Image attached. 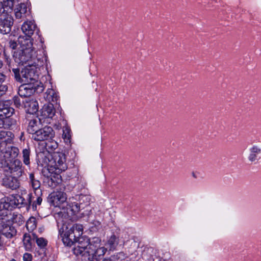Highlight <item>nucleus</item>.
Wrapping results in <instances>:
<instances>
[{"instance_id": "37", "label": "nucleus", "mask_w": 261, "mask_h": 261, "mask_svg": "<svg viewBox=\"0 0 261 261\" xmlns=\"http://www.w3.org/2000/svg\"><path fill=\"white\" fill-rule=\"evenodd\" d=\"M7 86L4 85H0V97L3 95L7 90Z\"/></svg>"}, {"instance_id": "31", "label": "nucleus", "mask_w": 261, "mask_h": 261, "mask_svg": "<svg viewBox=\"0 0 261 261\" xmlns=\"http://www.w3.org/2000/svg\"><path fill=\"white\" fill-rule=\"evenodd\" d=\"M32 235H33L34 238L36 240V242L39 247L43 248L46 246L47 241L45 239L43 238H38L34 233H33Z\"/></svg>"}, {"instance_id": "24", "label": "nucleus", "mask_w": 261, "mask_h": 261, "mask_svg": "<svg viewBox=\"0 0 261 261\" xmlns=\"http://www.w3.org/2000/svg\"><path fill=\"white\" fill-rule=\"evenodd\" d=\"M249 151L248 160L253 162L257 160V155L261 153V148L257 145H253L249 149Z\"/></svg>"}, {"instance_id": "9", "label": "nucleus", "mask_w": 261, "mask_h": 261, "mask_svg": "<svg viewBox=\"0 0 261 261\" xmlns=\"http://www.w3.org/2000/svg\"><path fill=\"white\" fill-rule=\"evenodd\" d=\"M66 194L62 192H56L50 195V202L54 206L57 207L54 213V217L57 211H59L60 209L62 208L63 206H66V204H70V202H66Z\"/></svg>"}, {"instance_id": "30", "label": "nucleus", "mask_w": 261, "mask_h": 261, "mask_svg": "<svg viewBox=\"0 0 261 261\" xmlns=\"http://www.w3.org/2000/svg\"><path fill=\"white\" fill-rule=\"evenodd\" d=\"M30 154L31 151L30 148H25L22 150V159L23 163L29 166L30 164Z\"/></svg>"}, {"instance_id": "25", "label": "nucleus", "mask_w": 261, "mask_h": 261, "mask_svg": "<svg viewBox=\"0 0 261 261\" xmlns=\"http://www.w3.org/2000/svg\"><path fill=\"white\" fill-rule=\"evenodd\" d=\"M45 98L49 103H51V102L57 103L59 97L54 89H49L45 93Z\"/></svg>"}, {"instance_id": "26", "label": "nucleus", "mask_w": 261, "mask_h": 261, "mask_svg": "<svg viewBox=\"0 0 261 261\" xmlns=\"http://www.w3.org/2000/svg\"><path fill=\"white\" fill-rule=\"evenodd\" d=\"M14 137V134L10 131L0 132V140H2L1 142H5L7 144L12 143Z\"/></svg>"}, {"instance_id": "28", "label": "nucleus", "mask_w": 261, "mask_h": 261, "mask_svg": "<svg viewBox=\"0 0 261 261\" xmlns=\"http://www.w3.org/2000/svg\"><path fill=\"white\" fill-rule=\"evenodd\" d=\"M37 226V221L36 218L34 217H31L27 221L26 223V227L29 231H33Z\"/></svg>"}, {"instance_id": "12", "label": "nucleus", "mask_w": 261, "mask_h": 261, "mask_svg": "<svg viewBox=\"0 0 261 261\" xmlns=\"http://www.w3.org/2000/svg\"><path fill=\"white\" fill-rule=\"evenodd\" d=\"M13 24V19L9 14L0 15V32L3 34L9 33Z\"/></svg>"}, {"instance_id": "33", "label": "nucleus", "mask_w": 261, "mask_h": 261, "mask_svg": "<svg viewBox=\"0 0 261 261\" xmlns=\"http://www.w3.org/2000/svg\"><path fill=\"white\" fill-rule=\"evenodd\" d=\"M42 201V199L41 197L38 196L37 198V199L34 201L32 205V208L33 210H36L37 209V205H40L41 204Z\"/></svg>"}, {"instance_id": "23", "label": "nucleus", "mask_w": 261, "mask_h": 261, "mask_svg": "<svg viewBox=\"0 0 261 261\" xmlns=\"http://www.w3.org/2000/svg\"><path fill=\"white\" fill-rule=\"evenodd\" d=\"M35 239L30 234L25 233L23 235V243L27 250H31L34 245Z\"/></svg>"}, {"instance_id": "1", "label": "nucleus", "mask_w": 261, "mask_h": 261, "mask_svg": "<svg viewBox=\"0 0 261 261\" xmlns=\"http://www.w3.org/2000/svg\"><path fill=\"white\" fill-rule=\"evenodd\" d=\"M119 238L114 234L108 238L106 247L101 246V240L98 237L90 239H81L73 249L76 256L81 255L84 260L99 261L107 251H113L116 249L119 243Z\"/></svg>"}, {"instance_id": "15", "label": "nucleus", "mask_w": 261, "mask_h": 261, "mask_svg": "<svg viewBox=\"0 0 261 261\" xmlns=\"http://www.w3.org/2000/svg\"><path fill=\"white\" fill-rule=\"evenodd\" d=\"M30 13V11L28 10L27 6L24 3L18 4L15 9V18L18 19L19 22L24 20Z\"/></svg>"}, {"instance_id": "19", "label": "nucleus", "mask_w": 261, "mask_h": 261, "mask_svg": "<svg viewBox=\"0 0 261 261\" xmlns=\"http://www.w3.org/2000/svg\"><path fill=\"white\" fill-rule=\"evenodd\" d=\"M2 106L0 110V116L11 117L14 113V109L10 107L9 101H2Z\"/></svg>"}, {"instance_id": "34", "label": "nucleus", "mask_w": 261, "mask_h": 261, "mask_svg": "<svg viewBox=\"0 0 261 261\" xmlns=\"http://www.w3.org/2000/svg\"><path fill=\"white\" fill-rule=\"evenodd\" d=\"M63 131V138L65 140H66V141L69 140L70 138L69 130L67 128H66L65 129H64Z\"/></svg>"}, {"instance_id": "22", "label": "nucleus", "mask_w": 261, "mask_h": 261, "mask_svg": "<svg viewBox=\"0 0 261 261\" xmlns=\"http://www.w3.org/2000/svg\"><path fill=\"white\" fill-rule=\"evenodd\" d=\"M29 124L27 128V130L29 133L33 135L36 131L39 129V125L40 121L37 118H34L31 119H28Z\"/></svg>"}, {"instance_id": "38", "label": "nucleus", "mask_w": 261, "mask_h": 261, "mask_svg": "<svg viewBox=\"0 0 261 261\" xmlns=\"http://www.w3.org/2000/svg\"><path fill=\"white\" fill-rule=\"evenodd\" d=\"M0 14L1 15L8 14L7 10L4 8L1 0H0Z\"/></svg>"}, {"instance_id": "43", "label": "nucleus", "mask_w": 261, "mask_h": 261, "mask_svg": "<svg viewBox=\"0 0 261 261\" xmlns=\"http://www.w3.org/2000/svg\"><path fill=\"white\" fill-rule=\"evenodd\" d=\"M102 261H111V259L110 258H105Z\"/></svg>"}, {"instance_id": "36", "label": "nucleus", "mask_w": 261, "mask_h": 261, "mask_svg": "<svg viewBox=\"0 0 261 261\" xmlns=\"http://www.w3.org/2000/svg\"><path fill=\"white\" fill-rule=\"evenodd\" d=\"M32 255L30 253H25L23 255V261H32Z\"/></svg>"}, {"instance_id": "44", "label": "nucleus", "mask_w": 261, "mask_h": 261, "mask_svg": "<svg viewBox=\"0 0 261 261\" xmlns=\"http://www.w3.org/2000/svg\"><path fill=\"white\" fill-rule=\"evenodd\" d=\"M52 147L54 148H56L57 147V144L56 143H55V144L54 145H52Z\"/></svg>"}, {"instance_id": "40", "label": "nucleus", "mask_w": 261, "mask_h": 261, "mask_svg": "<svg viewBox=\"0 0 261 261\" xmlns=\"http://www.w3.org/2000/svg\"><path fill=\"white\" fill-rule=\"evenodd\" d=\"M9 46L12 49H15L17 46V43L16 41L13 40H11L9 42Z\"/></svg>"}, {"instance_id": "46", "label": "nucleus", "mask_w": 261, "mask_h": 261, "mask_svg": "<svg viewBox=\"0 0 261 261\" xmlns=\"http://www.w3.org/2000/svg\"><path fill=\"white\" fill-rule=\"evenodd\" d=\"M10 261H16L15 259H12L11 260H10Z\"/></svg>"}, {"instance_id": "4", "label": "nucleus", "mask_w": 261, "mask_h": 261, "mask_svg": "<svg viewBox=\"0 0 261 261\" xmlns=\"http://www.w3.org/2000/svg\"><path fill=\"white\" fill-rule=\"evenodd\" d=\"M25 198L17 195L16 196L5 197L0 200V220L7 217L9 210L15 206L21 207L27 206L30 207L31 204V195L27 194Z\"/></svg>"}, {"instance_id": "29", "label": "nucleus", "mask_w": 261, "mask_h": 261, "mask_svg": "<svg viewBox=\"0 0 261 261\" xmlns=\"http://www.w3.org/2000/svg\"><path fill=\"white\" fill-rule=\"evenodd\" d=\"M11 220L14 223L20 225L24 222V220L22 215L19 213H14L11 218Z\"/></svg>"}, {"instance_id": "13", "label": "nucleus", "mask_w": 261, "mask_h": 261, "mask_svg": "<svg viewBox=\"0 0 261 261\" xmlns=\"http://www.w3.org/2000/svg\"><path fill=\"white\" fill-rule=\"evenodd\" d=\"M55 168L58 170V172L64 171L67 169L66 159L65 153L63 152H56L54 155Z\"/></svg>"}, {"instance_id": "7", "label": "nucleus", "mask_w": 261, "mask_h": 261, "mask_svg": "<svg viewBox=\"0 0 261 261\" xmlns=\"http://www.w3.org/2000/svg\"><path fill=\"white\" fill-rule=\"evenodd\" d=\"M12 143L0 142L1 160L2 162H8L15 160L19 153L18 149L12 145Z\"/></svg>"}, {"instance_id": "5", "label": "nucleus", "mask_w": 261, "mask_h": 261, "mask_svg": "<svg viewBox=\"0 0 261 261\" xmlns=\"http://www.w3.org/2000/svg\"><path fill=\"white\" fill-rule=\"evenodd\" d=\"M34 66H25L20 72L19 69L13 68L12 71L14 73L16 80L22 83L35 84L39 83L38 81V75L37 74V68Z\"/></svg>"}, {"instance_id": "11", "label": "nucleus", "mask_w": 261, "mask_h": 261, "mask_svg": "<svg viewBox=\"0 0 261 261\" xmlns=\"http://www.w3.org/2000/svg\"><path fill=\"white\" fill-rule=\"evenodd\" d=\"M54 135L53 128L49 126H46L42 129H38L32 135L31 138L36 141H42L51 139Z\"/></svg>"}, {"instance_id": "39", "label": "nucleus", "mask_w": 261, "mask_h": 261, "mask_svg": "<svg viewBox=\"0 0 261 261\" xmlns=\"http://www.w3.org/2000/svg\"><path fill=\"white\" fill-rule=\"evenodd\" d=\"M120 256H123V253L120 252V253H117L116 255H114L112 256H111L112 258H111V261L112 260H113V261L117 260L119 258Z\"/></svg>"}, {"instance_id": "32", "label": "nucleus", "mask_w": 261, "mask_h": 261, "mask_svg": "<svg viewBox=\"0 0 261 261\" xmlns=\"http://www.w3.org/2000/svg\"><path fill=\"white\" fill-rule=\"evenodd\" d=\"M2 3L3 4V6L4 8L5 9L7 10V12L10 10H11L13 6V2L12 0H1Z\"/></svg>"}, {"instance_id": "21", "label": "nucleus", "mask_w": 261, "mask_h": 261, "mask_svg": "<svg viewBox=\"0 0 261 261\" xmlns=\"http://www.w3.org/2000/svg\"><path fill=\"white\" fill-rule=\"evenodd\" d=\"M55 109L53 103L44 106L42 110V115L45 118H53L55 115Z\"/></svg>"}, {"instance_id": "2", "label": "nucleus", "mask_w": 261, "mask_h": 261, "mask_svg": "<svg viewBox=\"0 0 261 261\" xmlns=\"http://www.w3.org/2000/svg\"><path fill=\"white\" fill-rule=\"evenodd\" d=\"M20 48L15 51L13 58L18 65L41 67L43 66L46 59L42 55H38L33 47L31 39L19 38Z\"/></svg>"}, {"instance_id": "27", "label": "nucleus", "mask_w": 261, "mask_h": 261, "mask_svg": "<svg viewBox=\"0 0 261 261\" xmlns=\"http://www.w3.org/2000/svg\"><path fill=\"white\" fill-rule=\"evenodd\" d=\"M29 180L30 185L34 190H37L40 188L41 183L40 181L35 177L34 173H29Z\"/></svg>"}, {"instance_id": "14", "label": "nucleus", "mask_w": 261, "mask_h": 261, "mask_svg": "<svg viewBox=\"0 0 261 261\" xmlns=\"http://www.w3.org/2000/svg\"><path fill=\"white\" fill-rule=\"evenodd\" d=\"M21 30L23 33L27 36L25 39H30V37L33 35L36 31L38 38L40 36L38 34V31L36 29V25L33 21H25L21 27Z\"/></svg>"}, {"instance_id": "16", "label": "nucleus", "mask_w": 261, "mask_h": 261, "mask_svg": "<svg viewBox=\"0 0 261 261\" xmlns=\"http://www.w3.org/2000/svg\"><path fill=\"white\" fill-rule=\"evenodd\" d=\"M0 232L7 238H12L16 234L15 228L10 224H5L4 222L0 223Z\"/></svg>"}, {"instance_id": "20", "label": "nucleus", "mask_w": 261, "mask_h": 261, "mask_svg": "<svg viewBox=\"0 0 261 261\" xmlns=\"http://www.w3.org/2000/svg\"><path fill=\"white\" fill-rule=\"evenodd\" d=\"M24 107L27 112L30 114H33L38 110V104L37 101L33 99L29 101L26 100L24 103Z\"/></svg>"}, {"instance_id": "42", "label": "nucleus", "mask_w": 261, "mask_h": 261, "mask_svg": "<svg viewBox=\"0 0 261 261\" xmlns=\"http://www.w3.org/2000/svg\"><path fill=\"white\" fill-rule=\"evenodd\" d=\"M5 75L0 73V84L2 83L5 80Z\"/></svg>"}, {"instance_id": "10", "label": "nucleus", "mask_w": 261, "mask_h": 261, "mask_svg": "<svg viewBox=\"0 0 261 261\" xmlns=\"http://www.w3.org/2000/svg\"><path fill=\"white\" fill-rule=\"evenodd\" d=\"M39 88H42V87L39 86V83H23L19 88L18 94L22 97H29L32 95ZM40 90H42V89Z\"/></svg>"}, {"instance_id": "3", "label": "nucleus", "mask_w": 261, "mask_h": 261, "mask_svg": "<svg viewBox=\"0 0 261 261\" xmlns=\"http://www.w3.org/2000/svg\"><path fill=\"white\" fill-rule=\"evenodd\" d=\"M91 200L90 196L87 195L79 196V203L70 201V204H66L55 214V219L58 224L64 225L70 221H72L74 216L77 213L81 208H84L83 205H89Z\"/></svg>"}, {"instance_id": "18", "label": "nucleus", "mask_w": 261, "mask_h": 261, "mask_svg": "<svg viewBox=\"0 0 261 261\" xmlns=\"http://www.w3.org/2000/svg\"><path fill=\"white\" fill-rule=\"evenodd\" d=\"M16 121L11 117L0 116V128L10 129L16 125Z\"/></svg>"}, {"instance_id": "41", "label": "nucleus", "mask_w": 261, "mask_h": 261, "mask_svg": "<svg viewBox=\"0 0 261 261\" xmlns=\"http://www.w3.org/2000/svg\"><path fill=\"white\" fill-rule=\"evenodd\" d=\"M14 101L15 104L17 106H20V105H21V102H20V99H19V98H18V97H14Z\"/></svg>"}, {"instance_id": "35", "label": "nucleus", "mask_w": 261, "mask_h": 261, "mask_svg": "<svg viewBox=\"0 0 261 261\" xmlns=\"http://www.w3.org/2000/svg\"><path fill=\"white\" fill-rule=\"evenodd\" d=\"M46 180L47 182L49 187H54L56 186V182L55 181L52 177H47Z\"/></svg>"}, {"instance_id": "45", "label": "nucleus", "mask_w": 261, "mask_h": 261, "mask_svg": "<svg viewBox=\"0 0 261 261\" xmlns=\"http://www.w3.org/2000/svg\"><path fill=\"white\" fill-rule=\"evenodd\" d=\"M3 62L1 60H0V68H1L3 66Z\"/></svg>"}, {"instance_id": "6", "label": "nucleus", "mask_w": 261, "mask_h": 261, "mask_svg": "<svg viewBox=\"0 0 261 261\" xmlns=\"http://www.w3.org/2000/svg\"><path fill=\"white\" fill-rule=\"evenodd\" d=\"M83 230V226L77 224L73 225L70 228L66 227V229L62 236V241L63 243L67 246H71L74 245V248L75 247L76 244L79 243V240L82 238H79L77 236H80L81 233L80 232ZM82 239H88V238H82Z\"/></svg>"}, {"instance_id": "47", "label": "nucleus", "mask_w": 261, "mask_h": 261, "mask_svg": "<svg viewBox=\"0 0 261 261\" xmlns=\"http://www.w3.org/2000/svg\"><path fill=\"white\" fill-rule=\"evenodd\" d=\"M193 176H194V177H196L195 175H194V174H193Z\"/></svg>"}, {"instance_id": "17", "label": "nucleus", "mask_w": 261, "mask_h": 261, "mask_svg": "<svg viewBox=\"0 0 261 261\" xmlns=\"http://www.w3.org/2000/svg\"><path fill=\"white\" fill-rule=\"evenodd\" d=\"M18 177L12 175L6 177L3 179L4 186L13 190L18 189L20 186L19 181L17 179Z\"/></svg>"}, {"instance_id": "8", "label": "nucleus", "mask_w": 261, "mask_h": 261, "mask_svg": "<svg viewBox=\"0 0 261 261\" xmlns=\"http://www.w3.org/2000/svg\"><path fill=\"white\" fill-rule=\"evenodd\" d=\"M2 167L5 168V171L14 177L21 176L24 172L22 163L18 159L8 162H2Z\"/></svg>"}]
</instances>
